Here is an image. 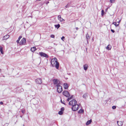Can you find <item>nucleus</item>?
<instances>
[{
	"label": "nucleus",
	"instance_id": "obj_24",
	"mask_svg": "<svg viewBox=\"0 0 126 126\" xmlns=\"http://www.w3.org/2000/svg\"><path fill=\"white\" fill-rule=\"evenodd\" d=\"M84 112V111H78V113H83Z\"/></svg>",
	"mask_w": 126,
	"mask_h": 126
},
{
	"label": "nucleus",
	"instance_id": "obj_7",
	"mask_svg": "<svg viewBox=\"0 0 126 126\" xmlns=\"http://www.w3.org/2000/svg\"><path fill=\"white\" fill-rule=\"evenodd\" d=\"M26 42V39L24 38H23L19 42V44L21 45H24Z\"/></svg>",
	"mask_w": 126,
	"mask_h": 126
},
{
	"label": "nucleus",
	"instance_id": "obj_28",
	"mask_svg": "<svg viewBox=\"0 0 126 126\" xmlns=\"http://www.w3.org/2000/svg\"><path fill=\"white\" fill-rule=\"evenodd\" d=\"M65 38V37L64 36H63L61 38V39L63 41H64V39Z\"/></svg>",
	"mask_w": 126,
	"mask_h": 126
},
{
	"label": "nucleus",
	"instance_id": "obj_30",
	"mask_svg": "<svg viewBox=\"0 0 126 126\" xmlns=\"http://www.w3.org/2000/svg\"><path fill=\"white\" fill-rule=\"evenodd\" d=\"M112 108L113 109H114L116 108V107L115 106H113L112 107Z\"/></svg>",
	"mask_w": 126,
	"mask_h": 126
},
{
	"label": "nucleus",
	"instance_id": "obj_25",
	"mask_svg": "<svg viewBox=\"0 0 126 126\" xmlns=\"http://www.w3.org/2000/svg\"><path fill=\"white\" fill-rule=\"evenodd\" d=\"M104 12L103 10H102L101 11V15L102 16H103L104 14Z\"/></svg>",
	"mask_w": 126,
	"mask_h": 126
},
{
	"label": "nucleus",
	"instance_id": "obj_11",
	"mask_svg": "<svg viewBox=\"0 0 126 126\" xmlns=\"http://www.w3.org/2000/svg\"><path fill=\"white\" fill-rule=\"evenodd\" d=\"M123 122L122 121H117V125L118 126H122L123 124Z\"/></svg>",
	"mask_w": 126,
	"mask_h": 126
},
{
	"label": "nucleus",
	"instance_id": "obj_43",
	"mask_svg": "<svg viewBox=\"0 0 126 126\" xmlns=\"http://www.w3.org/2000/svg\"><path fill=\"white\" fill-rule=\"evenodd\" d=\"M1 71V69H0V72Z\"/></svg>",
	"mask_w": 126,
	"mask_h": 126
},
{
	"label": "nucleus",
	"instance_id": "obj_17",
	"mask_svg": "<svg viewBox=\"0 0 126 126\" xmlns=\"http://www.w3.org/2000/svg\"><path fill=\"white\" fill-rule=\"evenodd\" d=\"M92 121L91 119H90V120L88 121L86 123V125H88L90 124L92 122Z\"/></svg>",
	"mask_w": 126,
	"mask_h": 126
},
{
	"label": "nucleus",
	"instance_id": "obj_26",
	"mask_svg": "<svg viewBox=\"0 0 126 126\" xmlns=\"http://www.w3.org/2000/svg\"><path fill=\"white\" fill-rule=\"evenodd\" d=\"M72 95L70 97H69V98H68L67 99V100L68 101H69L72 98Z\"/></svg>",
	"mask_w": 126,
	"mask_h": 126
},
{
	"label": "nucleus",
	"instance_id": "obj_39",
	"mask_svg": "<svg viewBox=\"0 0 126 126\" xmlns=\"http://www.w3.org/2000/svg\"><path fill=\"white\" fill-rule=\"evenodd\" d=\"M49 3V2L48 1L46 3V4H47L48 3Z\"/></svg>",
	"mask_w": 126,
	"mask_h": 126
},
{
	"label": "nucleus",
	"instance_id": "obj_12",
	"mask_svg": "<svg viewBox=\"0 0 126 126\" xmlns=\"http://www.w3.org/2000/svg\"><path fill=\"white\" fill-rule=\"evenodd\" d=\"M68 84L66 83H64L63 84V87L65 89H68Z\"/></svg>",
	"mask_w": 126,
	"mask_h": 126
},
{
	"label": "nucleus",
	"instance_id": "obj_22",
	"mask_svg": "<svg viewBox=\"0 0 126 126\" xmlns=\"http://www.w3.org/2000/svg\"><path fill=\"white\" fill-rule=\"evenodd\" d=\"M117 23L116 22H113L112 23V24H114L116 26H117L119 25V24H117Z\"/></svg>",
	"mask_w": 126,
	"mask_h": 126
},
{
	"label": "nucleus",
	"instance_id": "obj_34",
	"mask_svg": "<svg viewBox=\"0 0 126 126\" xmlns=\"http://www.w3.org/2000/svg\"><path fill=\"white\" fill-rule=\"evenodd\" d=\"M111 31L113 33H114L115 32V31L114 30H113L112 29H111Z\"/></svg>",
	"mask_w": 126,
	"mask_h": 126
},
{
	"label": "nucleus",
	"instance_id": "obj_5",
	"mask_svg": "<svg viewBox=\"0 0 126 126\" xmlns=\"http://www.w3.org/2000/svg\"><path fill=\"white\" fill-rule=\"evenodd\" d=\"M63 94L67 97H68L70 96L69 94L67 91H65L63 92Z\"/></svg>",
	"mask_w": 126,
	"mask_h": 126
},
{
	"label": "nucleus",
	"instance_id": "obj_37",
	"mask_svg": "<svg viewBox=\"0 0 126 126\" xmlns=\"http://www.w3.org/2000/svg\"><path fill=\"white\" fill-rule=\"evenodd\" d=\"M25 111H21L22 113H25Z\"/></svg>",
	"mask_w": 126,
	"mask_h": 126
},
{
	"label": "nucleus",
	"instance_id": "obj_14",
	"mask_svg": "<svg viewBox=\"0 0 126 126\" xmlns=\"http://www.w3.org/2000/svg\"><path fill=\"white\" fill-rule=\"evenodd\" d=\"M88 65L87 64H85L83 66L84 69L85 71H86L88 68Z\"/></svg>",
	"mask_w": 126,
	"mask_h": 126
},
{
	"label": "nucleus",
	"instance_id": "obj_21",
	"mask_svg": "<svg viewBox=\"0 0 126 126\" xmlns=\"http://www.w3.org/2000/svg\"><path fill=\"white\" fill-rule=\"evenodd\" d=\"M86 37L87 39H89L90 38V37L89 36L88 33L86 35Z\"/></svg>",
	"mask_w": 126,
	"mask_h": 126
},
{
	"label": "nucleus",
	"instance_id": "obj_23",
	"mask_svg": "<svg viewBox=\"0 0 126 126\" xmlns=\"http://www.w3.org/2000/svg\"><path fill=\"white\" fill-rule=\"evenodd\" d=\"M63 113V111H60L58 112V114L60 115H62Z\"/></svg>",
	"mask_w": 126,
	"mask_h": 126
},
{
	"label": "nucleus",
	"instance_id": "obj_18",
	"mask_svg": "<svg viewBox=\"0 0 126 126\" xmlns=\"http://www.w3.org/2000/svg\"><path fill=\"white\" fill-rule=\"evenodd\" d=\"M88 95H87V93H85L84 94L83 96V98H87V97Z\"/></svg>",
	"mask_w": 126,
	"mask_h": 126
},
{
	"label": "nucleus",
	"instance_id": "obj_8",
	"mask_svg": "<svg viewBox=\"0 0 126 126\" xmlns=\"http://www.w3.org/2000/svg\"><path fill=\"white\" fill-rule=\"evenodd\" d=\"M39 54L41 56L45 57L46 58H47L48 57V56L47 54L42 52L40 53Z\"/></svg>",
	"mask_w": 126,
	"mask_h": 126
},
{
	"label": "nucleus",
	"instance_id": "obj_16",
	"mask_svg": "<svg viewBox=\"0 0 126 126\" xmlns=\"http://www.w3.org/2000/svg\"><path fill=\"white\" fill-rule=\"evenodd\" d=\"M106 48L108 50H109L111 49V45H109Z\"/></svg>",
	"mask_w": 126,
	"mask_h": 126
},
{
	"label": "nucleus",
	"instance_id": "obj_15",
	"mask_svg": "<svg viewBox=\"0 0 126 126\" xmlns=\"http://www.w3.org/2000/svg\"><path fill=\"white\" fill-rule=\"evenodd\" d=\"M36 50V48L35 47H32L31 49V50L32 52H34Z\"/></svg>",
	"mask_w": 126,
	"mask_h": 126
},
{
	"label": "nucleus",
	"instance_id": "obj_36",
	"mask_svg": "<svg viewBox=\"0 0 126 126\" xmlns=\"http://www.w3.org/2000/svg\"><path fill=\"white\" fill-rule=\"evenodd\" d=\"M3 104V103L2 102H0V104H1V105H2Z\"/></svg>",
	"mask_w": 126,
	"mask_h": 126
},
{
	"label": "nucleus",
	"instance_id": "obj_40",
	"mask_svg": "<svg viewBox=\"0 0 126 126\" xmlns=\"http://www.w3.org/2000/svg\"><path fill=\"white\" fill-rule=\"evenodd\" d=\"M79 110H82V109H80Z\"/></svg>",
	"mask_w": 126,
	"mask_h": 126
},
{
	"label": "nucleus",
	"instance_id": "obj_32",
	"mask_svg": "<svg viewBox=\"0 0 126 126\" xmlns=\"http://www.w3.org/2000/svg\"><path fill=\"white\" fill-rule=\"evenodd\" d=\"M61 102L62 103L64 104H65V103H64L65 102L64 101H62V100H61Z\"/></svg>",
	"mask_w": 126,
	"mask_h": 126
},
{
	"label": "nucleus",
	"instance_id": "obj_29",
	"mask_svg": "<svg viewBox=\"0 0 126 126\" xmlns=\"http://www.w3.org/2000/svg\"><path fill=\"white\" fill-rule=\"evenodd\" d=\"M50 37L51 38H54L55 37V36L54 35L52 34L51 35Z\"/></svg>",
	"mask_w": 126,
	"mask_h": 126
},
{
	"label": "nucleus",
	"instance_id": "obj_35",
	"mask_svg": "<svg viewBox=\"0 0 126 126\" xmlns=\"http://www.w3.org/2000/svg\"><path fill=\"white\" fill-rule=\"evenodd\" d=\"M121 21V20H120L118 22H116V23H118V24H119L120 22V21Z\"/></svg>",
	"mask_w": 126,
	"mask_h": 126
},
{
	"label": "nucleus",
	"instance_id": "obj_4",
	"mask_svg": "<svg viewBox=\"0 0 126 126\" xmlns=\"http://www.w3.org/2000/svg\"><path fill=\"white\" fill-rule=\"evenodd\" d=\"M79 105L77 104L75 105H73L72 109V110H77L79 109Z\"/></svg>",
	"mask_w": 126,
	"mask_h": 126
},
{
	"label": "nucleus",
	"instance_id": "obj_10",
	"mask_svg": "<svg viewBox=\"0 0 126 126\" xmlns=\"http://www.w3.org/2000/svg\"><path fill=\"white\" fill-rule=\"evenodd\" d=\"M9 35H7L4 36L2 38L3 40H6L9 38Z\"/></svg>",
	"mask_w": 126,
	"mask_h": 126
},
{
	"label": "nucleus",
	"instance_id": "obj_6",
	"mask_svg": "<svg viewBox=\"0 0 126 126\" xmlns=\"http://www.w3.org/2000/svg\"><path fill=\"white\" fill-rule=\"evenodd\" d=\"M35 82L37 84H40L42 82V80L40 78H37L35 80Z\"/></svg>",
	"mask_w": 126,
	"mask_h": 126
},
{
	"label": "nucleus",
	"instance_id": "obj_2",
	"mask_svg": "<svg viewBox=\"0 0 126 126\" xmlns=\"http://www.w3.org/2000/svg\"><path fill=\"white\" fill-rule=\"evenodd\" d=\"M56 86L57 87V91L59 93H61L63 90L62 86L59 84H58Z\"/></svg>",
	"mask_w": 126,
	"mask_h": 126
},
{
	"label": "nucleus",
	"instance_id": "obj_9",
	"mask_svg": "<svg viewBox=\"0 0 126 126\" xmlns=\"http://www.w3.org/2000/svg\"><path fill=\"white\" fill-rule=\"evenodd\" d=\"M53 82L54 84H57V85L58 84H60V82L58 80H57V79H54L53 80Z\"/></svg>",
	"mask_w": 126,
	"mask_h": 126
},
{
	"label": "nucleus",
	"instance_id": "obj_20",
	"mask_svg": "<svg viewBox=\"0 0 126 126\" xmlns=\"http://www.w3.org/2000/svg\"><path fill=\"white\" fill-rule=\"evenodd\" d=\"M54 26L56 28H57V29H58L60 27V25L59 24L57 25H55Z\"/></svg>",
	"mask_w": 126,
	"mask_h": 126
},
{
	"label": "nucleus",
	"instance_id": "obj_38",
	"mask_svg": "<svg viewBox=\"0 0 126 126\" xmlns=\"http://www.w3.org/2000/svg\"><path fill=\"white\" fill-rule=\"evenodd\" d=\"M76 29L77 30H78V27H76Z\"/></svg>",
	"mask_w": 126,
	"mask_h": 126
},
{
	"label": "nucleus",
	"instance_id": "obj_42",
	"mask_svg": "<svg viewBox=\"0 0 126 126\" xmlns=\"http://www.w3.org/2000/svg\"><path fill=\"white\" fill-rule=\"evenodd\" d=\"M118 19H119V18H118L117 19H116V21H117V20H118Z\"/></svg>",
	"mask_w": 126,
	"mask_h": 126
},
{
	"label": "nucleus",
	"instance_id": "obj_3",
	"mask_svg": "<svg viewBox=\"0 0 126 126\" xmlns=\"http://www.w3.org/2000/svg\"><path fill=\"white\" fill-rule=\"evenodd\" d=\"M77 102L75 99H73L72 100L70 101L69 103V104L70 105H74L77 104Z\"/></svg>",
	"mask_w": 126,
	"mask_h": 126
},
{
	"label": "nucleus",
	"instance_id": "obj_27",
	"mask_svg": "<svg viewBox=\"0 0 126 126\" xmlns=\"http://www.w3.org/2000/svg\"><path fill=\"white\" fill-rule=\"evenodd\" d=\"M0 51L1 52V53L2 54H3V50H2V47H1V49H0Z\"/></svg>",
	"mask_w": 126,
	"mask_h": 126
},
{
	"label": "nucleus",
	"instance_id": "obj_1",
	"mask_svg": "<svg viewBox=\"0 0 126 126\" xmlns=\"http://www.w3.org/2000/svg\"><path fill=\"white\" fill-rule=\"evenodd\" d=\"M51 63L52 66L55 67L57 69H58L59 64L56 58L52 59L51 61Z\"/></svg>",
	"mask_w": 126,
	"mask_h": 126
},
{
	"label": "nucleus",
	"instance_id": "obj_13",
	"mask_svg": "<svg viewBox=\"0 0 126 126\" xmlns=\"http://www.w3.org/2000/svg\"><path fill=\"white\" fill-rule=\"evenodd\" d=\"M58 19L60 21L62 22L64 20V19L62 18H61V16L60 15H59L58 16Z\"/></svg>",
	"mask_w": 126,
	"mask_h": 126
},
{
	"label": "nucleus",
	"instance_id": "obj_41",
	"mask_svg": "<svg viewBox=\"0 0 126 126\" xmlns=\"http://www.w3.org/2000/svg\"><path fill=\"white\" fill-rule=\"evenodd\" d=\"M65 7L66 8H67V5H66V6H65Z\"/></svg>",
	"mask_w": 126,
	"mask_h": 126
},
{
	"label": "nucleus",
	"instance_id": "obj_19",
	"mask_svg": "<svg viewBox=\"0 0 126 126\" xmlns=\"http://www.w3.org/2000/svg\"><path fill=\"white\" fill-rule=\"evenodd\" d=\"M22 37L20 36H19V37H18V40L16 41V42L17 43H19V40H20V39L22 38Z\"/></svg>",
	"mask_w": 126,
	"mask_h": 126
},
{
	"label": "nucleus",
	"instance_id": "obj_31",
	"mask_svg": "<svg viewBox=\"0 0 126 126\" xmlns=\"http://www.w3.org/2000/svg\"><path fill=\"white\" fill-rule=\"evenodd\" d=\"M111 3H113L114 1V0H110Z\"/></svg>",
	"mask_w": 126,
	"mask_h": 126
},
{
	"label": "nucleus",
	"instance_id": "obj_33",
	"mask_svg": "<svg viewBox=\"0 0 126 126\" xmlns=\"http://www.w3.org/2000/svg\"><path fill=\"white\" fill-rule=\"evenodd\" d=\"M64 108L63 107H62L61 109V110H64Z\"/></svg>",
	"mask_w": 126,
	"mask_h": 126
}]
</instances>
